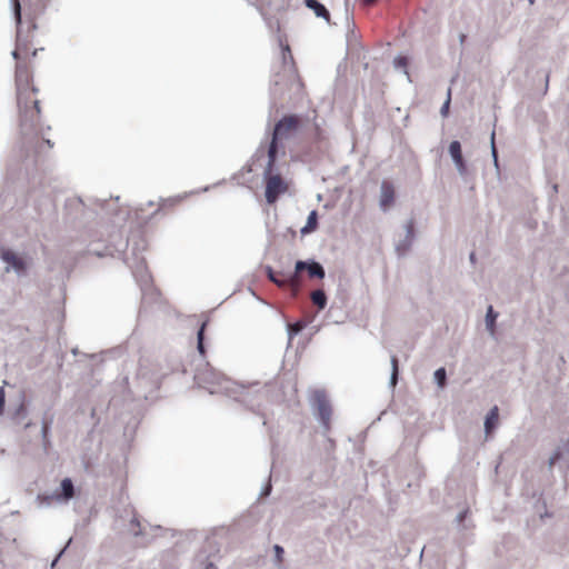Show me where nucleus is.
I'll return each instance as SVG.
<instances>
[{"label": "nucleus", "instance_id": "27", "mask_svg": "<svg viewBox=\"0 0 569 569\" xmlns=\"http://www.w3.org/2000/svg\"><path fill=\"white\" fill-rule=\"evenodd\" d=\"M54 500L53 492L51 495H38L37 503L39 508H48L52 505Z\"/></svg>", "mask_w": 569, "mask_h": 569}, {"label": "nucleus", "instance_id": "18", "mask_svg": "<svg viewBox=\"0 0 569 569\" xmlns=\"http://www.w3.org/2000/svg\"><path fill=\"white\" fill-rule=\"evenodd\" d=\"M282 54L283 71L288 72L290 77L293 76V58L288 44H283L281 38L279 39Z\"/></svg>", "mask_w": 569, "mask_h": 569}, {"label": "nucleus", "instance_id": "14", "mask_svg": "<svg viewBox=\"0 0 569 569\" xmlns=\"http://www.w3.org/2000/svg\"><path fill=\"white\" fill-rule=\"evenodd\" d=\"M561 461L569 465V439L556 448L549 459V468Z\"/></svg>", "mask_w": 569, "mask_h": 569}, {"label": "nucleus", "instance_id": "10", "mask_svg": "<svg viewBox=\"0 0 569 569\" xmlns=\"http://www.w3.org/2000/svg\"><path fill=\"white\" fill-rule=\"evenodd\" d=\"M58 503H67L74 497V486L70 478L62 479L60 487L53 491Z\"/></svg>", "mask_w": 569, "mask_h": 569}, {"label": "nucleus", "instance_id": "43", "mask_svg": "<svg viewBox=\"0 0 569 569\" xmlns=\"http://www.w3.org/2000/svg\"><path fill=\"white\" fill-rule=\"evenodd\" d=\"M204 569H217L216 565L213 562H208L204 567Z\"/></svg>", "mask_w": 569, "mask_h": 569}, {"label": "nucleus", "instance_id": "8", "mask_svg": "<svg viewBox=\"0 0 569 569\" xmlns=\"http://www.w3.org/2000/svg\"><path fill=\"white\" fill-rule=\"evenodd\" d=\"M267 179L266 184V200L268 203H274L280 194L284 193L288 189L287 183L282 180L280 174H268L264 176Z\"/></svg>", "mask_w": 569, "mask_h": 569}, {"label": "nucleus", "instance_id": "40", "mask_svg": "<svg viewBox=\"0 0 569 569\" xmlns=\"http://www.w3.org/2000/svg\"><path fill=\"white\" fill-rule=\"evenodd\" d=\"M467 513H468V510H462L460 511L458 515H457V522L460 523L465 520V518L467 517Z\"/></svg>", "mask_w": 569, "mask_h": 569}, {"label": "nucleus", "instance_id": "13", "mask_svg": "<svg viewBox=\"0 0 569 569\" xmlns=\"http://www.w3.org/2000/svg\"><path fill=\"white\" fill-rule=\"evenodd\" d=\"M405 229H406V236L402 240H400L397 246H396V250L398 252L399 256H402L406 253V251L411 247L412 244V241H413V238H415V227H413V221L412 220H409L406 226H405Z\"/></svg>", "mask_w": 569, "mask_h": 569}, {"label": "nucleus", "instance_id": "24", "mask_svg": "<svg viewBox=\"0 0 569 569\" xmlns=\"http://www.w3.org/2000/svg\"><path fill=\"white\" fill-rule=\"evenodd\" d=\"M497 318H498V313L495 312L492 306H489L487 313H486V327L490 333L495 332V325H496Z\"/></svg>", "mask_w": 569, "mask_h": 569}, {"label": "nucleus", "instance_id": "6", "mask_svg": "<svg viewBox=\"0 0 569 569\" xmlns=\"http://www.w3.org/2000/svg\"><path fill=\"white\" fill-rule=\"evenodd\" d=\"M299 126L297 116H284L274 124L272 138L279 141L290 139L298 132Z\"/></svg>", "mask_w": 569, "mask_h": 569}, {"label": "nucleus", "instance_id": "32", "mask_svg": "<svg viewBox=\"0 0 569 569\" xmlns=\"http://www.w3.org/2000/svg\"><path fill=\"white\" fill-rule=\"evenodd\" d=\"M272 83H273V88H271L272 94H280L281 93V89L278 90L277 88L280 87V86H283L282 77L280 74H276L273 80H272Z\"/></svg>", "mask_w": 569, "mask_h": 569}, {"label": "nucleus", "instance_id": "42", "mask_svg": "<svg viewBox=\"0 0 569 569\" xmlns=\"http://www.w3.org/2000/svg\"><path fill=\"white\" fill-rule=\"evenodd\" d=\"M466 38H467V36L465 33L459 34L460 44H463V42L466 41Z\"/></svg>", "mask_w": 569, "mask_h": 569}, {"label": "nucleus", "instance_id": "35", "mask_svg": "<svg viewBox=\"0 0 569 569\" xmlns=\"http://www.w3.org/2000/svg\"><path fill=\"white\" fill-rule=\"evenodd\" d=\"M273 551H274V556H276V561L280 562L282 560V556L284 553L283 548L281 546H279V545H274L273 546Z\"/></svg>", "mask_w": 569, "mask_h": 569}, {"label": "nucleus", "instance_id": "4", "mask_svg": "<svg viewBox=\"0 0 569 569\" xmlns=\"http://www.w3.org/2000/svg\"><path fill=\"white\" fill-rule=\"evenodd\" d=\"M309 403L323 431L328 432L330 430L332 407L326 391L323 389L313 390L309 397Z\"/></svg>", "mask_w": 569, "mask_h": 569}, {"label": "nucleus", "instance_id": "46", "mask_svg": "<svg viewBox=\"0 0 569 569\" xmlns=\"http://www.w3.org/2000/svg\"><path fill=\"white\" fill-rule=\"evenodd\" d=\"M131 525L132 526H139V522L136 519H133V520H131Z\"/></svg>", "mask_w": 569, "mask_h": 569}, {"label": "nucleus", "instance_id": "9", "mask_svg": "<svg viewBox=\"0 0 569 569\" xmlns=\"http://www.w3.org/2000/svg\"><path fill=\"white\" fill-rule=\"evenodd\" d=\"M30 83V73L24 64L18 63L16 67V87H17V102L22 106L23 94L27 93V88Z\"/></svg>", "mask_w": 569, "mask_h": 569}, {"label": "nucleus", "instance_id": "48", "mask_svg": "<svg viewBox=\"0 0 569 569\" xmlns=\"http://www.w3.org/2000/svg\"><path fill=\"white\" fill-rule=\"evenodd\" d=\"M166 201L174 203L177 200L167 199Z\"/></svg>", "mask_w": 569, "mask_h": 569}, {"label": "nucleus", "instance_id": "15", "mask_svg": "<svg viewBox=\"0 0 569 569\" xmlns=\"http://www.w3.org/2000/svg\"><path fill=\"white\" fill-rule=\"evenodd\" d=\"M279 151V140L271 138L269 148H268V163L264 169L263 176H268L273 172L274 162L277 160Z\"/></svg>", "mask_w": 569, "mask_h": 569}, {"label": "nucleus", "instance_id": "3", "mask_svg": "<svg viewBox=\"0 0 569 569\" xmlns=\"http://www.w3.org/2000/svg\"><path fill=\"white\" fill-rule=\"evenodd\" d=\"M36 87L27 88V93L23 94V103L20 106L18 102V109L20 114V133L22 136L23 148L30 149L33 147L36 126L40 117V101L31 99V93H37ZM29 150H27V153Z\"/></svg>", "mask_w": 569, "mask_h": 569}, {"label": "nucleus", "instance_id": "1", "mask_svg": "<svg viewBox=\"0 0 569 569\" xmlns=\"http://www.w3.org/2000/svg\"><path fill=\"white\" fill-rule=\"evenodd\" d=\"M194 381L198 387L208 390L211 395H226L251 410H256L260 406L259 400L264 397V391H262L264 387H261L259 382L249 385L238 383L217 371L209 363L197 368Z\"/></svg>", "mask_w": 569, "mask_h": 569}, {"label": "nucleus", "instance_id": "37", "mask_svg": "<svg viewBox=\"0 0 569 569\" xmlns=\"http://www.w3.org/2000/svg\"><path fill=\"white\" fill-rule=\"evenodd\" d=\"M4 403H6L4 388L0 387V415H2L4 411Z\"/></svg>", "mask_w": 569, "mask_h": 569}, {"label": "nucleus", "instance_id": "41", "mask_svg": "<svg viewBox=\"0 0 569 569\" xmlns=\"http://www.w3.org/2000/svg\"><path fill=\"white\" fill-rule=\"evenodd\" d=\"M365 6H372L377 0H361Z\"/></svg>", "mask_w": 569, "mask_h": 569}, {"label": "nucleus", "instance_id": "29", "mask_svg": "<svg viewBox=\"0 0 569 569\" xmlns=\"http://www.w3.org/2000/svg\"><path fill=\"white\" fill-rule=\"evenodd\" d=\"M391 367H392V370H391V376H390V385L395 386L398 380V359L396 356L391 357Z\"/></svg>", "mask_w": 569, "mask_h": 569}, {"label": "nucleus", "instance_id": "23", "mask_svg": "<svg viewBox=\"0 0 569 569\" xmlns=\"http://www.w3.org/2000/svg\"><path fill=\"white\" fill-rule=\"evenodd\" d=\"M207 321H203L197 332V349L201 357L206 355L204 348V330H206Z\"/></svg>", "mask_w": 569, "mask_h": 569}, {"label": "nucleus", "instance_id": "11", "mask_svg": "<svg viewBox=\"0 0 569 569\" xmlns=\"http://www.w3.org/2000/svg\"><path fill=\"white\" fill-rule=\"evenodd\" d=\"M449 154L461 177L467 174V164L461 152V144L458 140H453L449 144Z\"/></svg>", "mask_w": 569, "mask_h": 569}, {"label": "nucleus", "instance_id": "20", "mask_svg": "<svg viewBox=\"0 0 569 569\" xmlns=\"http://www.w3.org/2000/svg\"><path fill=\"white\" fill-rule=\"evenodd\" d=\"M498 418H499V410H498V407L495 406L493 408H491L489 410V412L487 413L486 419H485V430L487 433L491 432V430H493L496 428Z\"/></svg>", "mask_w": 569, "mask_h": 569}, {"label": "nucleus", "instance_id": "39", "mask_svg": "<svg viewBox=\"0 0 569 569\" xmlns=\"http://www.w3.org/2000/svg\"><path fill=\"white\" fill-rule=\"evenodd\" d=\"M271 489H272V486H271V483H270V481H269L267 485H264V486L262 487L261 492H260V496H261V497H267V496H269V495H270V492H271Z\"/></svg>", "mask_w": 569, "mask_h": 569}, {"label": "nucleus", "instance_id": "36", "mask_svg": "<svg viewBox=\"0 0 569 569\" xmlns=\"http://www.w3.org/2000/svg\"><path fill=\"white\" fill-rule=\"evenodd\" d=\"M49 430H50V426H49V423H48V422H46V421H42V426H41V435H42V439H43V442H44V443L48 441Z\"/></svg>", "mask_w": 569, "mask_h": 569}, {"label": "nucleus", "instance_id": "19", "mask_svg": "<svg viewBox=\"0 0 569 569\" xmlns=\"http://www.w3.org/2000/svg\"><path fill=\"white\" fill-rule=\"evenodd\" d=\"M266 273H267L268 279L271 282H273L274 284H277L278 287H280V288L290 287V282L287 281V274L289 272H280L279 274L281 276V278H279L278 274L273 271V269L270 266H267Z\"/></svg>", "mask_w": 569, "mask_h": 569}, {"label": "nucleus", "instance_id": "7", "mask_svg": "<svg viewBox=\"0 0 569 569\" xmlns=\"http://www.w3.org/2000/svg\"><path fill=\"white\" fill-rule=\"evenodd\" d=\"M0 258L6 263V272L13 271L18 277L27 274V261L11 249H0Z\"/></svg>", "mask_w": 569, "mask_h": 569}, {"label": "nucleus", "instance_id": "25", "mask_svg": "<svg viewBox=\"0 0 569 569\" xmlns=\"http://www.w3.org/2000/svg\"><path fill=\"white\" fill-rule=\"evenodd\" d=\"M138 380L141 381L146 387L156 388L158 385V380L153 377H148V375L143 371L142 368L137 373Z\"/></svg>", "mask_w": 569, "mask_h": 569}, {"label": "nucleus", "instance_id": "12", "mask_svg": "<svg viewBox=\"0 0 569 569\" xmlns=\"http://www.w3.org/2000/svg\"><path fill=\"white\" fill-rule=\"evenodd\" d=\"M395 201V188L388 181H382L380 186V200L379 206L380 208L386 211L390 208V206Z\"/></svg>", "mask_w": 569, "mask_h": 569}, {"label": "nucleus", "instance_id": "17", "mask_svg": "<svg viewBox=\"0 0 569 569\" xmlns=\"http://www.w3.org/2000/svg\"><path fill=\"white\" fill-rule=\"evenodd\" d=\"M12 2V11H13V17H14V20L17 22V26L20 27L21 24V4H20V1L19 0H11ZM20 28H18L17 30V49L12 51V57L14 59H18L19 58V50H20Z\"/></svg>", "mask_w": 569, "mask_h": 569}, {"label": "nucleus", "instance_id": "45", "mask_svg": "<svg viewBox=\"0 0 569 569\" xmlns=\"http://www.w3.org/2000/svg\"><path fill=\"white\" fill-rule=\"evenodd\" d=\"M558 192V184L552 186V193L553 196Z\"/></svg>", "mask_w": 569, "mask_h": 569}, {"label": "nucleus", "instance_id": "31", "mask_svg": "<svg viewBox=\"0 0 569 569\" xmlns=\"http://www.w3.org/2000/svg\"><path fill=\"white\" fill-rule=\"evenodd\" d=\"M450 101H451V89L449 88L448 91H447V99L446 101L443 102L441 109H440V114L442 117H447L448 113H449V107H450Z\"/></svg>", "mask_w": 569, "mask_h": 569}, {"label": "nucleus", "instance_id": "34", "mask_svg": "<svg viewBox=\"0 0 569 569\" xmlns=\"http://www.w3.org/2000/svg\"><path fill=\"white\" fill-rule=\"evenodd\" d=\"M303 328V325L297 322L292 326H288V333L290 337L298 335Z\"/></svg>", "mask_w": 569, "mask_h": 569}, {"label": "nucleus", "instance_id": "38", "mask_svg": "<svg viewBox=\"0 0 569 569\" xmlns=\"http://www.w3.org/2000/svg\"><path fill=\"white\" fill-rule=\"evenodd\" d=\"M71 541H72V539L70 538V539L68 540V542H67L66 547H64V548H63V549H62V550L57 555V557L52 560V562H51V568H53V567L58 563L59 559H60V558H61V556L64 553L66 549H67V548H68V546L71 543Z\"/></svg>", "mask_w": 569, "mask_h": 569}, {"label": "nucleus", "instance_id": "30", "mask_svg": "<svg viewBox=\"0 0 569 569\" xmlns=\"http://www.w3.org/2000/svg\"><path fill=\"white\" fill-rule=\"evenodd\" d=\"M490 144H491V156H492V159H493V164H495V168L498 171L499 170V162H498V152H497V148H496V144H495V131L491 132Z\"/></svg>", "mask_w": 569, "mask_h": 569}, {"label": "nucleus", "instance_id": "44", "mask_svg": "<svg viewBox=\"0 0 569 569\" xmlns=\"http://www.w3.org/2000/svg\"><path fill=\"white\" fill-rule=\"evenodd\" d=\"M43 143H46V144L48 146V148H49V149H51V148L53 147V143H52V142H51V140H49V139H46V140L43 141Z\"/></svg>", "mask_w": 569, "mask_h": 569}, {"label": "nucleus", "instance_id": "5", "mask_svg": "<svg viewBox=\"0 0 569 569\" xmlns=\"http://www.w3.org/2000/svg\"><path fill=\"white\" fill-rule=\"evenodd\" d=\"M302 271H307L310 278L323 279L326 276L325 268L320 262L313 259L298 260L295 264V271L287 274V281L290 282L293 295H297L299 290V273Z\"/></svg>", "mask_w": 569, "mask_h": 569}, {"label": "nucleus", "instance_id": "26", "mask_svg": "<svg viewBox=\"0 0 569 569\" xmlns=\"http://www.w3.org/2000/svg\"><path fill=\"white\" fill-rule=\"evenodd\" d=\"M435 382L439 388H443L447 383V371L443 367L438 368L433 373Z\"/></svg>", "mask_w": 569, "mask_h": 569}, {"label": "nucleus", "instance_id": "33", "mask_svg": "<svg viewBox=\"0 0 569 569\" xmlns=\"http://www.w3.org/2000/svg\"><path fill=\"white\" fill-rule=\"evenodd\" d=\"M26 416H27V409H26L23 400H22L16 409L14 417L19 419V418H26Z\"/></svg>", "mask_w": 569, "mask_h": 569}, {"label": "nucleus", "instance_id": "47", "mask_svg": "<svg viewBox=\"0 0 569 569\" xmlns=\"http://www.w3.org/2000/svg\"><path fill=\"white\" fill-rule=\"evenodd\" d=\"M470 260H475V253H470Z\"/></svg>", "mask_w": 569, "mask_h": 569}, {"label": "nucleus", "instance_id": "28", "mask_svg": "<svg viewBox=\"0 0 569 569\" xmlns=\"http://www.w3.org/2000/svg\"><path fill=\"white\" fill-rule=\"evenodd\" d=\"M407 64H408V60L403 56H397L393 60L395 68L398 70H402L403 73H406L408 76Z\"/></svg>", "mask_w": 569, "mask_h": 569}, {"label": "nucleus", "instance_id": "22", "mask_svg": "<svg viewBox=\"0 0 569 569\" xmlns=\"http://www.w3.org/2000/svg\"><path fill=\"white\" fill-rule=\"evenodd\" d=\"M311 301L313 305L318 307L319 310H322L327 306V295L322 289H317L311 292Z\"/></svg>", "mask_w": 569, "mask_h": 569}, {"label": "nucleus", "instance_id": "16", "mask_svg": "<svg viewBox=\"0 0 569 569\" xmlns=\"http://www.w3.org/2000/svg\"><path fill=\"white\" fill-rule=\"evenodd\" d=\"M305 6L312 10L316 17L322 18L327 22H330V13L328 9L317 0H303Z\"/></svg>", "mask_w": 569, "mask_h": 569}, {"label": "nucleus", "instance_id": "2", "mask_svg": "<svg viewBox=\"0 0 569 569\" xmlns=\"http://www.w3.org/2000/svg\"><path fill=\"white\" fill-rule=\"evenodd\" d=\"M124 247L127 249L126 251H123L122 244L117 248V251L123 253V261L131 269L133 277L140 283L143 290V298H146V290L151 287V278L147 270L146 259L142 256V252L147 248V242L143 238L136 239L132 237L127 240Z\"/></svg>", "mask_w": 569, "mask_h": 569}, {"label": "nucleus", "instance_id": "21", "mask_svg": "<svg viewBox=\"0 0 569 569\" xmlns=\"http://www.w3.org/2000/svg\"><path fill=\"white\" fill-rule=\"evenodd\" d=\"M318 226V214L316 210H312L308 218L306 224L301 228V234H309L317 229Z\"/></svg>", "mask_w": 569, "mask_h": 569}]
</instances>
